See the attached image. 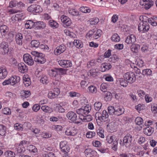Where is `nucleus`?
<instances>
[{
	"mask_svg": "<svg viewBox=\"0 0 157 157\" xmlns=\"http://www.w3.org/2000/svg\"><path fill=\"white\" fill-rule=\"evenodd\" d=\"M133 137L129 134H127L124 136L123 140V142H120V144L122 146H124L126 147H129L132 144Z\"/></svg>",
	"mask_w": 157,
	"mask_h": 157,
	"instance_id": "obj_1",
	"label": "nucleus"
},
{
	"mask_svg": "<svg viewBox=\"0 0 157 157\" xmlns=\"http://www.w3.org/2000/svg\"><path fill=\"white\" fill-rule=\"evenodd\" d=\"M123 77L125 79L127 80V82L130 83H133L136 79L134 73L132 72L126 73L124 75Z\"/></svg>",
	"mask_w": 157,
	"mask_h": 157,
	"instance_id": "obj_2",
	"label": "nucleus"
},
{
	"mask_svg": "<svg viewBox=\"0 0 157 157\" xmlns=\"http://www.w3.org/2000/svg\"><path fill=\"white\" fill-rule=\"evenodd\" d=\"M0 50L3 55L10 54L11 52L9 49L8 43L5 42H3L1 44Z\"/></svg>",
	"mask_w": 157,
	"mask_h": 157,
	"instance_id": "obj_3",
	"label": "nucleus"
},
{
	"mask_svg": "<svg viewBox=\"0 0 157 157\" xmlns=\"http://www.w3.org/2000/svg\"><path fill=\"white\" fill-rule=\"evenodd\" d=\"M59 146L61 151L64 154H68L70 150V148L67 142L65 141H61L59 144Z\"/></svg>",
	"mask_w": 157,
	"mask_h": 157,
	"instance_id": "obj_4",
	"label": "nucleus"
},
{
	"mask_svg": "<svg viewBox=\"0 0 157 157\" xmlns=\"http://www.w3.org/2000/svg\"><path fill=\"white\" fill-rule=\"evenodd\" d=\"M67 117L72 122L77 124L79 123L78 121H76L77 120V114L72 111L68 112L67 114Z\"/></svg>",
	"mask_w": 157,
	"mask_h": 157,
	"instance_id": "obj_5",
	"label": "nucleus"
},
{
	"mask_svg": "<svg viewBox=\"0 0 157 157\" xmlns=\"http://www.w3.org/2000/svg\"><path fill=\"white\" fill-rule=\"evenodd\" d=\"M61 22L63 23V25L64 27H67L71 25L72 23L71 19L65 16H62L61 17Z\"/></svg>",
	"mask_w": 157,
	"mask_h": 157,
	"instance_id": "obj_6",
	"label": "nucleus"
},
{
	"mask_svg": "<svg viewBox=\"0 0 157 157\" xmlns=\"http://www.w3.org/2000/svg\"><path fill=\"white\" fill-rule=\"evenodd\" d=\"M25 62L28 65L32 66L34 64V61L32 56L28 54H25L23 56Z\"/></svg>",
	"mask_w": 157,
	"mask_h": 157,
	"instance_id": "obj_7",
	"label": "nucleus"
},
{
	"mask_svg": "<svg viewBox=\"0 0 157 157\" xmlns=\"http://www.w3.org/2000/svg\"><path fill=\"white\" fill-rule=\"evenodd\" d=\"M151 0H142L140 2V5L144 6V8L146 10L149 9L153 5Z\"/></svg>",
	"mask_w": 157,
	"mask_h": 157,
	"instance_id": "obj_8",
	"label": "nucleus"
},
{
	"mask_svg": "<svg viewBox=\"0 0 157 157\" xmlns=\"http://www.w3.org/2000/svg\"><path fill=\"white\" fill-rule=\"evenodd\" d=\"M146 23H140L138 26V30L140 31H143L145 33L150 28L149 25H146Z\"/></svg>",
	"mask_w": 157,
	"mask_h": 157,
	"instance_id": "obj_9",
	"label": "nucleus"
},
{
	"mask_svg": "<svg viewBox=\"0 0 157 157\" xmlns=\"http://www.w3.org/2000/svg\"><path fill=\"white\" fill-rule=\"evenodd\" d=\"M34 60L40 64L44 63L46 59L45 58L44 55L42 53H40L37 57L34 58Z\"/></svg>",
	"mask_w": 157,
	"mask_h": 157,
	"instance_id": "obj_10",
	"label": "nucleus"
},
{
	"mask_svg": "<svg viewBox=\"0 0 157 157\" xmlns=\"http://www.w3.org/2000/svg\"><path fill=\"white\" fill-rule=\"evenodd\" d=\"M59 65L63 67H71L72 65L71 62L68 60H62L58 62Z\"/></svg>",
	"mask_w": 157,
	"mask_h": 157,
	"instance_id": "obj_11",
	"label": "nucleus"
},
{
	"mask_svg": "<svg viewBox=\"0 0 157 157\" xmlns=\"http://www.w3.org/2000/svg\"><path fill=\"white\" fill-rule=\"evenodd\" d=\"M66 49V47L64 45L62 44L57 47L54 51L55 55H58L63 52Z\"/></svg>",
	"mask_w": 157,
	"mask_h": 157,
	"instance_id": "obj_12",
	"label": "nucleus"
},
{
	"mask_svg": "<svg viewBox=\"0 0 157 157\" xmlns=\"http://www.w3.org/2000/svg\"><path fill=\"white\" fill-rule=\"evenodd\" d=\"M18 68L19 72L22 73H24L27 71V67L23 63H19L18 65Z\"/></svg>",
	"mask_w": 157,
	"mask_h": 157,
	"instance_id": "obj_13",
	"label": "nucleus"
},
{
	"mask_svg": "<svg viewBox=\"0 0 157 157\" xmlns=\"http://www.w3.org/2000/svg\"><path fill=\"white\" fill-rule=\"evenodd\" d=\"M7 74V71L6 67L3 66L0 68V78L4 79L6 78Z\"/></svg>",
	"mask_w": 157,
	"mask_h": 157,
	"instance_id": "obj_14",
	"label": "nucleus"
},
{
	"mask_svg": "<svg viewBox=\"0 0 157 157\" xmlns=\"http://www.w3.org/2000/svg\"><path fill=\"white\" fill-rule=\"evenodd\" d=\"M136 40V36L133 34L128 36L125 40V42L128 44L134 43Z\"/></svg>",
	"mask_w": 157,
	"mask_h": 157,
	"instance_id": "obj_15",
	"label": "nucleus"
},
{
	"mask_svg": "<svg viewBox=\"0 0 157 157\" xmlns=\"http://www.w3.org/2000/svg\"><path fill=\"white\" fill-rule=\"evenodd\" d=\"M84 153L86 157H92L96 154V152L90 148H88L85 150Z\"/></svg>",
	"mask_w": 157,
	"mask_h": 157,
	"instance_id": "obj_16",
	"label": "nucleus"
},
{
	"mask_svg": "<svg viewBox=\"0 0 157 157\" xmlns=\"http://www.w3.org/2000/svg\"><path fill=\"white\" fill-rule=\"evenodd\" d=\"M16 41L17 43L19 45L22 44L23 36L21 33H19L17 34L15 36Z\"/></svg>",
	"mask_w": 157,
	"mask_h": 157,
	"instance_id": "obj_17",
	"label": "nucleus"
},
{
	"mask_svg": "<svg viewBox=\"0 0 157 157\" xmlns=\"http://www.w3.org/2000/svg\"><path fill=\"white\" fill-rule=\"evenodd\" d=\"M46 26V24L43 21H39L35 22V27L37 29H44Z\"/></svg>",
	"mask_w": 157,
	"mask_h": 157,
	"instance_id": "obj_18",
	"label": "nucleus"
},
{
	"mask_svg": "<svg viewBox=\"0 0 157 157\" xmlns=\"http://www.w3.org/2000/svg\"><path fill=\"white\" fill-rule=\"evenodd\" d=\"M20 78L19 76L14 75L10 78V81L11 82V85H13L16 83L20 81Z\"/></svg>",
	"mask_w": 157,
	"mask_h": 157,
	"instance_id": "obj_19",
	"label": "nucleus"
},
{
	"mask_svg": "<svg viewBox=\"0 0 157 157\" xmlns=\"http://www.w3.org/2000/svg\"><path fill=\"white\" fill-rule=\"evenodd\" d=\"M154 131V128L150 126L146 127L144 129V133L148 136H151Z\"/></svg>",
	"mask_w": 157,
	"mask_h": 157,
	"instance_id": "obj_20",
	"label": "nucleus"
},
{
	"mask_svg": "<svg viewBox=\"0 0 157 157\" xmlns=\"http://www.w3.org/2000/svg\"><path fill=\"white\" fill-rule=\"evenodd\" d=\"M124 111V108L122 107L119 108H115L114 115L117 116L123 114Z\"/></svg>",
	"mask_w": 157,
	"mask_h": 157,
	"instance_id": "obj_21",
	"label": "nucleus"
},
{
	"mask_svg": "<svg viewBox=\"0 0 157 157\" xmlns=\"http://www.w3.org/2000/svg\"><path fill=\"white\" fill-rule=\"evenodd\" d=\"M25 27L26 29H31L35 27V22H34L31 20L28 21L25 24Z\"/></svg>",
	"mask_w": 157,
	"mask_h": 157,
	"instance_id": "obj_22",
	"label": "nucleus"
},
{
	"mask_svg": "<svg viewBox=\"0 0 157 157\" xmlns=\"http://www.w3.org/2000/svg\"><path fill=\"white\" fill-rule=\"evenodd\" d=\"M140 46L138 44H133L131 46V50L135 53H137L138 50L140 49Z\"/></svg>",
	"mask_w": 157,
	"mask_h": 157,
	"instance_id": "obj_23",
	"label": "nucleus"
},
{
	"mask_svg": "<svg viewBox=\"0 0 157 157\" xmlns=\"http://www.w3.org/2000/svg\"><path fill=\"white\" fill-rule=\"evenodd\" d=\"M0 31L2 35L5 36L8 32V28L6 25H2L0 27Z\"/></svg>",
	"mask_w": 157,
	"mask_h": 157,
	"instance_id": "obj_24",
	"label": "nucleus"
},
{
	"mask_svg": "<svg viewBox=\"0 0 157 157\" xmlns=\"http://www.w3.org/2000/svg\"><path fill=\"white\" fill-rule=\"evenodd\" d=\"M107 128L110 129V132H114V131L116 129V125L115 123L112 122L109 123L106 125Z\"/></svg>",
	"mask_w": 157,
	"mask_h": 157,
	"instance_id": "obj_25",
	"label": "nucleus"
},
{
	"mask_svg": "<svg viewBox=\"0 0 157 157\" xmlns=\"http://www.w3.org/2000/svg\"><path fill=\"white\" fill-rule=\"evenodd\" d=\"M108 114L106 111L105 110H104L102 112V113L101 114V121H104V122L108 123L109 121L107 120L105 121V120L108 118Z\"/></svg>",
	"mask_w": 157,
	"mask_h": 157,
	"instance_id": "obj_26",
	"label": "nucleus"
},
{
	"mask_svg": "<svg viewBox=\"0 0 157 157\" xmlns=\"http://www.w3.org/2000/svg\"><path fill=\"white\" fill-rule=\"evenodd\" d=\"M119 60V58L116 55H113L109 59V61L113 63H115Z\"/></svg>",
	"mask_w": 157,
	"mask_h": 157,
	"instance_id": "obj_27",
	"label": "nucleus"
},
{
	"mask_svg": "<svg viewBox=\"0 0 157 157\" xmlns=\"http://www.w3.org/2000/svg\"><path fill=\"white\" fill-rule=\"evenodd\" d=\"M99 20L98 18L96 17L90 19L88 21L89 23L91 25H95L97 24L99 22Z\"/></svg>",
	"mask_w": 157,
	"mask_h": 157,
	"instance_id": "obj_28",
	"label": "nucleus"
},
{
	"mask_svg": "<svg viewBox=\"0 0 157 157\" xmlns=\"http://www.w3.org/2000/svg\"><path fill=\"white\" fill-rule=\"evenodd\" d=\"M73 44L75 46L78 48H80L83 47V44L80 41L75 40L73 42Z\"/></svg>",
	"mask_w": 157,
	"mask_h": 157,
	"instance_id": "obj_29",
	"label": "nucleus"
},
{
	"mask_svg": "<svg viewBox=\"0 0 157 157\" xmlns=\"http://www.w3.org/2000/svg\"><path fill=\"white\" fill-rule=\"evenodd\" d=\"M6 128L4 125L0 124V135L3 136L6 133Z\"/></svg>",
	"mask_w": 157,
	"mask_h": 157,
	"instance_id": "obj_30",
	"label": "nucleus"
},
{
	"mask_svg": "<svg viewBox=\"0 0 157 157\" xmlns=\"http://www.w3.org/2000/svg\"><path fill=\"white\" fill-rule=\"evenodd\" d=\"M41 9L40 6L37 5H33L28 7L27 10H37Z\"/></svg>",
	"mask_w": 157,
	"mask_h": 157,
	"instance_id": "obj_31",
	"label": "nucleus"
},
{
	"mask_svg": "<svg viewBox=\"0 0 157 157\" xmlns=\"http://www.w3.org/2000/svg\"><path fill=\"white\" fill-rule=\"evenodd\" d=\"M102 106V104L100 102H96L94 104L95 110L99 111L101 109Z\"/></svg>",
	"mask_w": 157,
	"mask_h": 157,
	"instance_id": "obj_32",
	"label": "nucleus"
},
{
	"mask_svg": "<svg viewBox=\"0 0 157 157\" xmlns=\"http://www.w3.org/2000/svg\"><path fill=\"white\" fill-rule=\"evenodd\" d=\"M101 67L104 68L103 71H104L106 70H109L112 67V66L109 63H104L101 65Z\"/></svg>",
	"mask_w": 157,
	"mask_h": 157,
	"instance_id": "obj_33",
	"label": "nucleus"
},
{
	"mask_svg": "<svg viewBox=\"0 0 157 157\" xmlns=\"http://www.w3.org/2000/svg\"><path fill=\"white\" fill-rule=\"evenodd\" d=\"M49 23L51 27L53 28H56L58 27V24L53 20H50L49 21Z\"/></svg>",
	"mask_w": 157,
	"mask_h": 157,
	"instance_id": "obj_34",
	"label": "nucleus"
},
{
	"mask_svg": "<svg viewBox=\"0 0 157 157\" xmlns=\"http://www.w3.org/2000/svg\"><path fill=\"white\" fill-rule=\"evenodd\" d=\"M140 20L142 21L141 23H146V25H149L148 24V20L149 18L146 16H140Z\"/></svg>",
	"mask_w": 157,
	"mask_h": 157,
	"instance_id": "obj_35",
	"label": "nucleus"
},
{
	"mask_svg": "<svg viewBox=\"0 0 157 157\" xmlns=\"http://www.w3.org/2000/svg\"><path fill=\"white\" fill-rule=\"evenodd\" d=\"M120 39L119 36L117 33L114 34L111 37V40L115 42H119L120 40Z\"/></svg>",
	"mask_w": 157,
	"mask_h": 157,
	"instance_id": "obj_36",
	"label": "nucleus"
},
{
	"mask_svg": "<svg viewBox=\"0 0 157 157\" xmlns=\"http://www.w3.org/2000/svg\"><path fill=\"white\" fill-rule=\"evenodd\" d=\"M120 84L124 87H126L128 85L127 80L124 78H121L119 80Z\"/></svg>",
	"mask_w": 157,
	"mask_h": 157,
	"instance_id": "obj_37",
	"label": "nucleus"
},
{
	"mask_svg": "<svg viewBox=\"0 0 157 157\" xmlns=\"http://www.w3.org/2000/svg\"><path fill=\"white\" fill-rule=\"evenodd\" d=\"M17 6L21 9H24L27 8L28 6L27 5H25L24 4L21 2H19L17 3Z\"/></svg>",
	"mask_w": 157,
	"mask_h": 157,
	"instance_id": "obj_38",
	"label": "nucleus"
},
{
	"mask_svg": "<svg viewBox=\"0 0 157 157\" xmlns=\"http://www.w3.org/2000/svg\"><path fill=\"white\" fill-rule=\"evenodd\" d=\"M109 113L110 115L114 114L115 108L113 106H109L108 108Z\"/></svg>",
	"mask_w": 157,
	"mask_h": 157,
	"instance_id": "obj_39",
	"label": "nucleus"
},
{
	"mask_svg": "<svg viewBox=\"0 0 157 157\" xmlns=\"http://www.w3.org/2000/svg\"><path fill=\"white\" fill-rule=\"evenodd\" d=\"M5 155H7V157H15V154L11 151H7L5 153Z\"/></svg>",
	"mask_w": 157,
	"mask_h": 157,
	"instance_id": "obj_40",
	"label": "nucleus"
},
{
	"mask_svg": "<svg viewBox=\"0 0 157 157\" xmlns=\"http://www.w3.org/2000/svg\"><path fill=\"white\" fill-rule=\"evenodd\" d=\"M41 109L43 111L45 112L50 113L52 111L51 108L47 106H42Z\"/></svg>",
	"mask_w": 157,
	"mask_h": 157,
	"instance_id": "obj_41",
	"label": "nucleus"
},
{
	"mask_svg": "<svg viewBox=\"0 0 157 157\" xmlns=\"http://www.w3.org/2000/svg\"><path fill=\"white\" fill-rule=\"evenodd\" d=\"M31 44L32 47L38 48L40 45V42L38 40H34L32 41Z\"/></svg>",
	"mask_w": 157,
	"mask_h": 157,
	"instance_id": "obj_42",
	"label": "nucleus"
},
{
	"mask_svg": "<svg viewBox=\"0 0 157 157\" xmlns=\"http://www.w3.org/2000/svg\"><path fill=\"white\" fill-rule=\"evenodd\" d=\"M98 134L99 136L101 138H103L104 137V136L103 134L104 130L101 128H100L99 129L97 130Z\"/></svg>",
	"mask_w": 157,
	"mask_h": 157,
	"instance_id": "obj_43",
	"label": "nucleus"
},
{
	"mask_svg": "<svg viewBox=\"0 0 157 157\" xmlns=\"http://www.w3.org/2000/svg\"><path fill=\"white\" fill-rule=\"evenodd\" d=\"M136 123L139 125H141L143 123V120L140 117H138L136 118L135 120Z\"/></svg>",
	"mask_w": 157,
	"mask_h": 157,
	"instance_id": "obj_44",
	"label": "nucleus"
},
{
	"mask_svg": "<svg viewBox=\"0 0 157 157\" xmlns=\"http://www.w3.org/2000/svg\"><path fill=\"white\" fill-rule=\"evenodd\" d=\"M88 88L90 91L92 93H96L97 91L96 87L92 85H91Z\"/></svg>",
	"mask_w": 157,
	"mask_h": 157,
	"instance_id": "obj_45",
	"label": "nucleus"
},
{
	"mask_svg": "<svg viewBox=\"0 0 157 157\" xmlns=\"http://www.w3.org/2000/svg\"><path fill=\"white\" fill-rule=\"evenodd\" d=\"M92 119V117L90 115H88L86 116H84L83 120L85 122H88L90 121Z\"/></svg>",
	"mask_w": 157,
	"mask_h": 157,
	"instance_id": "obj_46",
	"label": "nucleus"
},
{
	"mask_svg": "<svg viewBox=\"0 0 157 157\" xmlns=\"http://www.w3.org/2000/svg\"><path fill=\"white\" fill-rule=\"evenodd\" d=\"M118 144V140L116 139L114 141H113V147H112V149L114 151L117 150V145Z\"/></svg>",
	"mask_w": 157,
	"mask_h": 157,
	"instance_id": "obj_47",
	"label": "nucleus"
},
{
	"mask_svg": "<svg viewBox=\"0 0 157 157\" xmlns=\"http://www.w3.org/2000/svg\"><path fill=\"white\" fill-rule=\"evenodd\" d=\"M40 81L43 84H47L48 82L47 77L46 76L41 77L40 79Z\"/></svg>",
	"mask_w": 157,
	"mask_h": 157,
	"instance_id": "obj_48",
	"label": "nucleus"
},
{
	"mask_svg": "<svg viewBox=\"0 0 157 157\" xmlns=\"http://www.w3.org/2000/svg\"><path fill=\"white\" fill-rule=\"evenodd\" d=\"M2 112L4 114L10 115L11 113V110L9 108H5L2 110Z\"/></svg>",
	"mask_w": 157,
	"mask_h": 157,
	"instance_id": "obj_49",
	"label": "nucleus"
},
{
	"mask_svg": "<svg viewBox=\"0 0 157 157\" xmlns=\"http://www.w3.org/2000/svg\"><path fill=\"white\" fill-rule=\"evenodd\" d=\"M25 151V149L23 146H19L17 148V153H22Z\"/></svg>",
	"mask_w": 157,
	"mask_h": 157,
	"instance_id": "obj_50",
	"label": "nucleus"
},
{
	"mask_svg": "<svg viewBox=\"0 0 157 157\" xmlns=\"http://www.w3.org/2000/svg\"><path fill=\"white\" fill-rule=\"evenodd\" d=\"M102 31L100 29H98L96 33V34L94 36V38L95 39H97L99 38L101 35Z\"/></svg>",
	"mask_w": 157,
	"mask_h": 157,
	"instance_id": "obj_51",
	"label": "nucleus"
},
{
	"mask_svg": "<svg viewBox=\"0 0 157 157\" xmlns=\"http://www.w3.org/2000/svg\"><path fill=\"white\" fill-rule=\"evenodd\" d=\"M151 71L149 69H146L142 70V74L144 75H150L151 74Z\"/></svg>",
	"mask_w": 157,
	"mask_h": 157,
	"instance_id": "obj_52",
	"label": "nucleus"
},
{
	"mask_svg": "<svg viewBox=\"0 0 157 157\" xmlns=\"http://www.w3.org/2000/svg\"><path fill=\"white\" fill-rule=\"evenodd\" d=\"M14 128L17 130H22L23 129L22 125L18 123L15 124L14 126Z\"/></svg>",
	"mask_w": 157,
	"mask_h": 157,
	"instance_id": "obj_53",
	"label": "nucleus"
},
{
	"mask_svg": "<svg viewBox=\"0 0 157 157\" xmlns=\"http://www.w3.org/2000/svg\"><path fill=\"white\" fill-rule=\"evenodd\" d=\"M95 135V133L94 132H88L86 134V137L87 138H91Z\"/></svg>",
	"mask_w": 157,
	"mask_h": 157,
	"instance_id": "obj_54",
	"label": "nucleus"
},
{
	"mask_svg": "<svg viewBox=\"0 0 157 157\" xmlns=\"http://www.w3.org/2000/svg\"><path fill=\"white\" fill-rule=\"evenodd\" d=\"M148 23L153 26H156L157 25V23L152 18H149Z\"/></svg>",
	"mask_w": 157,
	"mask_h": 157,
	"instance_id": "obj_55",
	"label": "nucleus"
},
{
	"mask_svg": "<svg viewBox=\"0 0 157 157\" xmlns=\"http://www.w3.org/2000/svg\"><path fill=\"white\" fill-rule=\"evenodd\" d=\"M69 13L73 16H78L80 15L79 12L78 10H68Z\"/></svg>",
	"mask_w": 157,
	"mask_h": 157,
	"instance_id": "obj_56",
	"label": "nucleus"
},
{
	"mask_svg": "<svg viewBox=\"0 0 157 157\" xmlns=\"http://www.w3.org/2000/svg\"><path fill=\"white\" fill-rule=\"evenodd\" d=\"M105 96L108 101H109L111 100L112 98V95L110 92H106Z\"/></svg>",
	"mask_w": 157,
	"mask_h": 157,
	"instance_id": "obj_57",
	"label": "nucleus"
},
{
	"mask_svg": "<svg viewBox=\"0 0 157 157\" xmlns=\"http://www.w3.org/2000/svg\"><path fill=\"white\" fill-rule=\"evenodd\" d=\"M69 95L71 97H79L80 96V94L79 93H77L74 92H71L69 93Z\"/></svg>",
	"mask_w": 157,
	"mask_h": 157,
	"instance_id": "obj_58",
	"label": "nucleus"
},
{
	"mask_svg": "<svg viewBox=\"0 0 157 157\" xmlns=\"http://www.w3.org/2000/svg\"><path fill=\"white\" fill-rule=\"evenodd\" d=\"M22 96L25 98H27L31 95L30 92L29 90L25 91L23 93Z\"/></svg>",
	"mask_w": 157,
	"mask_h": 157,
	"instance_id": "obj_59",
	"label": "nucleus"
},
{
	"mask_svg": "<svg viewBox=\"0 0 157 157\" xmlns=\"http://www.w3.org/2000/svg\"><path fill=\"white\" fill-rule=\"evenodd\" d=\"M100 89L104 92H107V87L105 84H102L100 86Z\"/></svg>",
	"mask_w": 157,
	"mask_h": 157,
	"instance_id": "obj_60",
	"label": "nucleus"
},
{
	"mask_svg": "<svg viewBox=\"0 0 157 157\" xmlns=\"http://www.w3.org/2000/svg\"><path fill=\"white\" fill-rule=\"evenodd\" d=\"M40 106L37 104H36L34 105L33 107V111L36 112L40 109Z\"/></svg>",
	"mask_w": 157,
	"mask_h": 157,
	"instance_id": "obj_61",
	"label": "nucleus"
},
{
	"mask_svg": "<svg viewBox=\"0 0 157 157\" xmlns=\"http://www.w3.org/2000/svg\"><path fill=\"white\" fill-rule=\"evenodd\" d=\"M48 96L49 98H51L56 97L58 95H56V94L54 93V92H52L51 91L49 92L48 93Z\"/></svg>",
	"mask_w": 157,
	"mask_h": 157,
	"instance_id": "obj_62",
	"label": "nucleus"
},
{
	"mask_svg": "<svg viewBox=\"0 0 157 157\" xmlns=\"http://www.w3.org/2000/svg\"><path fill=\"white\" fill-rule=\"evenodd\" d=\"M111 55V50L109 49L106 51L104 53V56L105 58L109 57Z\"/></svg>",
	"mask_w": 157,
	"mask_h": 157,
	"instance_id": "obj_63",
	"label": "nucleus"
},
{
	"mask_svg": "<svg viewBox=\"0 0 157 157\" xmlns=\"http://www.w3.org/2000/svg\"><path fill=\"white\" fill-rule=\"evenodd\" d=\"M29 151H33V152H36L37 151V149L35 148V147L33 145H30L29 146Z\"/></svg>",
	"mask_w": 157,
	"mask_h": 157,
	"instance_id": "obj_64",
	"label": "nucleus"
}]
</instances>
